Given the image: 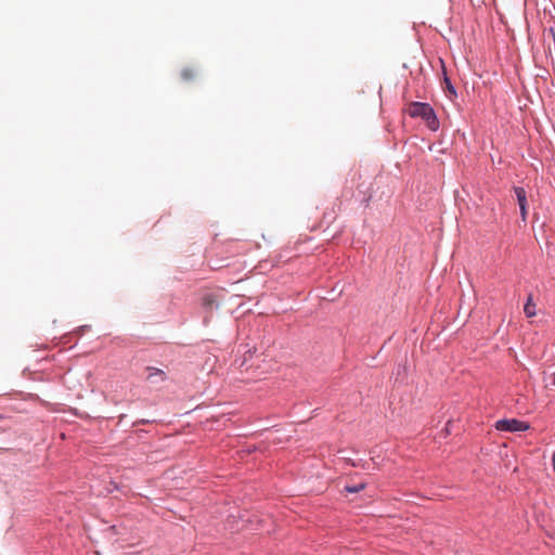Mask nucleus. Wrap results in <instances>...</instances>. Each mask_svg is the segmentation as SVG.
Returning a JSON list of instances; mask_svg holds the SVG:
<instances>
[{
    "mask_svg": "<svg viewBox=\"0 0 555 555\" xmlns=\"http://www.w3.org/2000/svg\"><path fill=\"white\" fill-rule=\"evenodd\" d=\"M406 113L413 118H422L431 131H436L439 128L436 114L428 103L412 102L409 104Z\"/></svg>",
    "mask_w": 555,
    "mask_h": 555,
    "instance_id": "nucleus-1",
    "label": "nucleus"
},
{
    "mask_svg": "<svg viewBox=\"0 0 555 555\" xmlns=\"http://www.w3.org/2000/svg\"><path fill=\"white\" fill-rule=\"evenodd\" d=\"M529 427L528 423L516 418L500 420L495 423V429L500 431H526Z\"/></svg>",
    "mask_w": 555,
    "mask_h": 555,
    "instance_id": "nucleus-2",
    "label": "nucleus"
},
{
    "mask_svg": "<svg viewBox=\"0 0 555 555\" xmlns=\"http://www.w3.org/2000/svg\"><path fill=\"white\" fill-rule=\"evenodd\" d=\"M514 192L517 197V202L520 208L521 218L525 221L527 218V196L524 188L516 186Z\"/></svg>",
    "mask_w": 555,
    "mask_h": 555,
    "instance_id": "nucleus-3",
    "label": "nucleus"
},
{
    "mask_svg": "<svg viewBox=\"0 0 555 555\" xmlns=\"http://www.w3.org/2000/svg\"><path fill=\"white\" fill-rule=\"evenodd\" d=\"M524 312L528 318L535 315V304L533 302L531 296L528 297V300L524 307Z\"/></svg>",
    "mask_w": 555,
    "mask_h": 555,
    "instance_id": "nucleus-4",
    "label": "nucleus"
},
{
    "mask_svg": "<svg viewBox=\"0 0 555 555\" xmlns=\"http://www.w3.org/2000/svg\"><path fill=\"white\" fill-rule=\"evenodd\" d=\"M147 379L151 382V383H157V382H163L165 379V374L163 371L160 370H153L149 376H147Z\"/></svg>",
    "mask_w": 555,
    "mask_h": 555,
    "instance_id": "nucleus-5",
    "label": "nucleus"
},
{
    "mask_svg": "<svg viewBox=\"0 0 555 555\" xmlns=\"http://www.w3.org/2000/svg\"><path fill=\"white\" fill-rule=\"evenodd\" d=\"M197 73L193 68H184L181 72V78L185 81H191L196 77Z\"/></svg>",
    "mask_w": 555,
    "mask_h": 555,
    "instance_id": "nucleus-6",
    "label": "nucleus"
},
{
    "mask_svg": "<svg viewBox=\"0 0 555 555\" xmlns=\"http://www.w3.org/2000/svg\"><path fill=\"white\" fill-rule=\"evenodd\" d=\"M364 488H365V483L360 482L354 486H346L345 491L348 493H357V492H360L361 490H363Z\"/></svg>",
    "mask_w": 555,
    "mask_h": 555,
    "instance_id": "nucleus-7",
    "label": "nucleus"
},
{
    "mask_svg": "<svg viewBox=\"0 0 555 555\" xmlns=\"http://www.w3.org/2000/svg\"><path fill=\"white\" fill-rule=\"evenodd\" d=\"M446 87L452 95H456L455 89L448 77L444 78Z\"/></svg>",
    "mask_w": 555,
    "mask_h": 555,
    "instance_id": "nucleus-8",
    "label": "nucleus"
},
{
    "mask_svg": "<svg viewBox=\"0 0 555 555\" xmlns=\"http://www.w3.org/2000/svg\"><path fill=\"white\" fill-rule=\"evenodd\" d=\"M547 380H548V383H550L552 386H555V372L551 373V374L547 376Z\"/></svg>",
    "mask_w": 555,
    "mask_h": 555,
    "instance_id": "nucleus-9",
    "label": "nucleus"
},
{
    "mask_svg": "<svg viewBox=\"0 0 555 555\" xmlns=\"http://www.w3.org/2000/svg\"><path fill=\"white\" fill-rule=\"evenodd\" d=\"M552 465H553V470L555 472V451H554V454L552 457Z\"/></svg>",
    "mask_w": 555,
    "mask_h": 555,
    "instance_id": "nucleus-10",
    "label": "nucleus"
},
{
    "mask_svg": "<svg viewBox=\"0 0 555 555\" xmlns=\"http://www.w3.org/2000/svg\"><path fill=\"white\" fill-rule=\"evenodd\" d=\"M3 418H4V416L2 414H0V421L3 420Z\"/></svg>",
    "mask_w": 555,
    "mask_h": 555,
    "instance_id": "nucleus-11",
    "label": "nucleus"
}]
</instances>
